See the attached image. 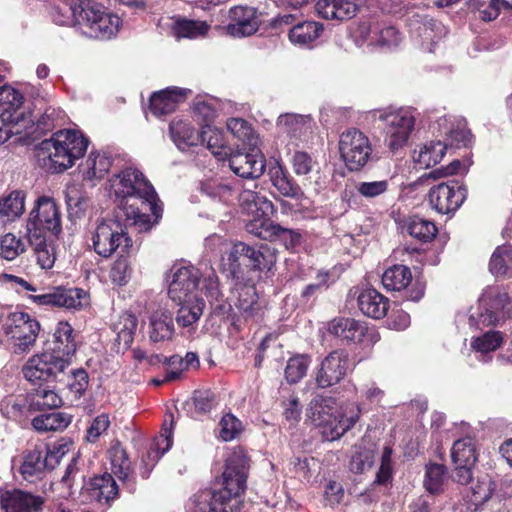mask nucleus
I'll use <instances>...</instances> for the list:
<instances>
[{
	"instance_id": "obj_1",
	"label": "nucleus",
	"mask_w": 512,
	"mask_h": 512,
	"mask_svg": "<svg viewBox=\"0 0 512 512\" xmlns=\"http://www.w3.org/2000/svg\"><path fill=\"white\" fill-rule=\"evenodd\" d=\"M359 403H337L332 397L316 396L310 402L309 417L313 424L321 429L323 438L334 441L343 436L359 420L362 408L377 406L385 392L372 380H366L355 386Z\"/></svg>"
},
{
	"instance_id": "obj_2",
	"label": "nucleus",
	"mask_w": 512,
	"mask_h": 512,
	"mask_svg": "<svg viewBox=\"0 0 512 512\" xmlns=\"http://www.w3.org/2000/svg\"><path fill=\"white\" fill-rule=\"evenodd\" d=\"M246 480V457L241 452H234L226 461L219 487L198 492L190 503L195 506V512H239Z\"/></svg>"
},
{
	"instance_id": "obj_3",
	"label": "nucleus",
	"mask_w": 512,
	"mask_h": 512,
	"mask_svg": "<svg viewBox=\"0 0 512 512\" xmlns=\"http://www.w3.org/2000/svg\"><path fill=\"white\" fill-rule=\"evenodd\" d=\"M51 17L55 24L73 23L89 38L110 39L117 34L121 19L106 11L105 7L91 0H75L70 7H54Z\"/></svg>"
},
{
	"instance_id": "obj_4",
	"label": "nucleus",
	"mask_w": 512,
	"mask_h": 512,
	"mask_svg": "<svg viewBox=\"0 0 512 512\" xmlns=\"http://www.w3.org/2000/svg\"><path fill=\"white\" fill-rule=\"evenodd\" d=\"M203 278L205 294L211 301H217L221 297L218 277L214 269L204 264V271L193 265L175 264L170 270L168 295L173 302H183L192 298H200L198 295L199 282Z\"/></svg>"
},
{
	"instance_id": "obj_5",
	"label": "nucleus",
	"mask_w": 512,
	"mask_h": 512,
	"mask_svg": "<svg viewBox=\"0 0 512 512\" xmlns=\"http://www.w3.org/2000/svg\"><path fill=\"white\" fill-rule=\"evenodd\" d=\"M88 145V139L80 131L60 130L40 143L38 157L48 159L50 168L61 172L71 168L84 155Z\"/></svg>"
},
{
	"instance_id": "obj_6",
	"label": "nucleus",
	"mask_w": 512,
	"mask_h": 512,
	"mask_svg": "<svg viewBox=\"0 0 512 512\" xmlns=\"http://www.w3.org/2000/svg\"><path fill=\"white\" fill-rule=\"evenodd\" d=\"M511 316L510 301L507 292L499 286L485 288L478 304L471 307L468 315L459 314L458 323H467L471 329L482 330L496 326Z\"/></svg>"
},
{
	"instance_id": "obj_7",
	"label": "nucleus",
	"mask_w": 512,
	"mask_h": 512,
	"mask_svg": "<svg viewBox=\"0 0 512 512\" xmlns=\"http://www.w3.org/2000/svg\"><path fill=\"white\" fill-rule=\"evenodd\" d=\"M110 192L125 200L124 205L140 201L149 206L158 217L157 194L143 173L134 167H127L109 180Z\"/></svg>"
},
{
	"instance_id": "obj_8",
	"label": "nucleus",
	"mask_w": 512,
	"mask_h": 512,
	"mask_svg": "<svg viewBox=\"0 0 512 512\" xmlns=\"http://www.w3.org/2000/svg\"><path fill=\"white\" fill-rule=\"evenodd\" d=\"M117 218L102 219L97 223L91 236L92 247L101 257L110 258L114 254H130L133 241L127 232L126 224Z\"/></svg>"
},
{
	"instance_id": "obj_9",
	"label": "nucleus",
	"mask_w": 512,
	"mask_h": 512,
	"mask_svg": "<svg viewBox=\"0 0 512 512\" xmlns=\"http://www.w3.org/2000/svg\"><path fill=\"white\" fill-rule=\"evenodd\" d=\"M372 115L384 123L385 143L391 151H397L406 146L416 123L413 109L389 107L375 110Z\"/></svg>"
},
{
	"instance_id": "obj_10",
	"label": "nucleus",
	"mask_w": 512,
	"mask_h": 512,
	"mask_svg": "<svg viewBox=\"0 0 512 512\" xmlns=\"http://www.w3.org/2000/svg\"><path fill=\"white\" fill-rule=\"evenodd\" d=\"M239 200L243 208L254 217L246 224L247 232L263 240L272 241L279 231V225L268 219L274 210L273 203L252 190H244Z\"/></svg>"
},
{
	"instance_id": "obj_11",
	"label": "nucleus",
	"mask_w": 512,
	"mask_h": 512,
	"mask_svg": "<svg viewBox=\"0 0 512 512\" xmlns=\"http://www.w3.org/2000/svg\"><path fill=\"white\" fill-rule=\"evenodd\" d=\"M339 152L347 168L350 171H358L370 160L372 146L362 131L352 128L340 135Z\"/></svg>"
},
{
	"instance_id": "obj_12",
	"label": "nucleus",
	"mask_w": 512,
	"mask_h": 512,
	"mask_svg": "<svg viewBox=\"0 0 512 512\" xmlns=\"http://www.w3.org/2000/svg\"><path fill=\"white\" fill-rule=\"evenodd\" d=\"M39 331V322L22 311L9 313L4 324V333L15 341L20 352H25L34 345Z\"/></svg>"
},
{
	"instance_id": "obj_13",
	"label": "nucleus",
	"mask_w": 512,
	"mask_h": 512,
	"mask_svg": "<svg viewBox=\"0 0 512 512\" xmlns=\"http://www.w3.org/2000/svg\"><path fill=\"white\" fill-rule=\"evenodd\" d=\"M27 235L46 236V232L58 234L61 230L60 213L52 198L39 197L27 221Z\"/></svg>"
},
{
	"instance_id": "obj_14",
	"label": "nucleus",
	"mask_w": 512,
	"mask_h": 512,
	"mask_svg": "<svg viewBox=\"0 0 512 512\" xmlns=\"http://www.w3.org/2000/svg\"><path fill=\"white\" fill-rule=\"evenodd\" d=\"M467 197V189L456 181L442 182L430 188L428 199L439 214L454 213Z\"/></svg>"
},
{
	"instance_id": "obj_15",
	"label": "nucleus",
	"mask_w": 512,
	"mask_h": 512,
	"mask_svg": "<svg viewBox=\"0 0 512 512\" xmlns=\"http://www.w3.org/2000/svg\"><path fill=\"white\" fill-rule=\"evenodd\" d=\"M68 366L69 362L64 358H59L53 353L44 352L32 356L23 366L22 371L29 382L36 383L56 378Z\"/></svg>"
},
{
	"instance_id": "obj_16",
	"label": "nucleus",
	"mask_w": 512,
	"mask_h": 512,
	"mask_svg": "<svg viewBox=\"0 0 512 512\" xmlns=\"http://www.w3.org/2000/svg\"><path fill=\"white\" fill-rule=\"evenodd\" d=\"M30 298L39 305L62 307L68 310H81L90 304L88 292L81 288L57 287L48 293L31 295Z\"/></svg>"
},
{
	"instance_id": "obj_17",
	"label": "nucleus",
	"mask_w": 512,
	"mask_h": 512,
	"mask_svg": "<svg viewBox=\"0 0 512 512\" xmlns=\"http://www.w3.org/2000/svg\"><path fill=\"white\" fill-rule=\"evenodd\" d=\"M350 370L348 353L335 350L329 353L321 362L316 373V383L321 388L338 384Z\"/></svg>"
},
{
	"instance_id": "obj_18",
	"label": "nucleus",
	"mask_w": 512,
	"mask_h": 512,
	"mask_svg": "<svg viewBox=\"0 0 512 512\" xmlns=\"http://www.w3.org/2000/svg\"><path fill=\"white\" fill-rule=\"evenodd\" d=\"M229 23L225 27L226 33L234 38H243L253 35L259 29L260 21L257 10L250 6H234L228 12Z\"/></svg>"
},
{
	"instance_id": "obj_19",
	"label": "nucleus",
	"mask_w": 512,
	"mask_h": 512,
	"mask_svg": "<svg viewBox=\"0 0 512 512\" xmlns=\"http://www.w3.org/2000/svg\"><path fill=\"white\" fill-rule=\"evenodd\" d=\"M247 150V153L240 151L232 153L231 151L226 159L236 175L242 178H258L265 169L264 155L258 147Z\"/></svg>"
},
{
	"instance_id": "obj_20",
	"label": "nucleus",
	"mask_w": 512,
	"mask_h": 512,
	"mask_svg": "<svg viewBox=\"0 0 512 512\" xmlns=\"http://www.w3.org/2000/svg\"><path fill=\"white\" fill-rule=\"evenodd\" d=\"M23 103L24 96L19 90L10 85L0 87V116L28 126L32 121L21 110Z\"/></svg>"
},
{
	"instance_id": "obj_21",
	"label": "nucleus",
	"mask_w": 512,
	"mask_h": 512,
	"mask_svg": "<svg viewBox=\"0 0 512 512\" xmlns=\"http://www.w3.org/2000/svg\"><path fill=\"white\" fill-rule=\"evenodd\" d=\"M84 496L100 504H109L118 496V486L111 474L94 476L84 487Z\"/></svg>"
},
{
	"instance_id": "obj_22",
	"label": "nucleus",
	"mask_w": 512,
	"mask_h": 512,
	"mask_svg": "<svg viewBox=\"0 0 512 512\" xmlns=\"http://www.w3.org/2000/svg\"><path fill=\"white\" fill-rule=\"evenodd\" d=\"M1 508L5 512H37L44 501L40 496L12 489H4Z\"/></svg>"
},
{
	"instance_id": "obj_23",
	"label": "nucleus",
	"mask_w": 512,
	"mask_h": 512,
	"mask_svg": "<svg viewBox=\"0 0 512 512\" xmlns=\"http://www.w3.org/2000/svg\"><path fill=\"white\" fill-rule=\"evenodd\" d=\"M315 7L320 17L335 21L349 20L358 11L354 0H318Z\"/></svg>"
},
{
	"instance_id": "obj_24",
	"label": "nucleus",
	"mask_w": 512,
	"mask_h": 512,
	"mask_svg": "<svg viewBox=\"0 0 512 512\" xmlns=\"http://www.w3.org/2000/svg\"><path fill=\"white\" fill-rule=\"evenodd\" d=\"M187 89L169 87L155 92L150 98V110L155 116H163L173 112L177 105L186 99Z\"/></svg>"
},
{
	"instance_id": "obj_25",
	"label": "nucleus",
	"mask_w": 512,
	"mask_h": 512,
	"mask_svg": "<svg viewBox=\"0 0 512 512\" xmlns=\"http://www.w3.org/2000/svg\"><path fill=\"white\" fill-rule=\"evenodd\" d=\"M53 337V349L50 353L64 358L70 363V359L77 349L74 329L68 322L60 321L56 325Z\"/></svg>"
},
{
	"instance_id": "obj_26",
	"label": "nucleus",
	"mask_w": 512,
	"mask_h": 512,
	"mask_svg": "<svg viewBox=\"0 0 512 512\" xmlns=\"http://www.w3.org/2000/svg\"><path fill=\"white\" fill-rule=\"evenodd\" d=\"M366 331L365 323L353 318L339 317L329 324V332L345 342H360Z\"/></svg>"
},
{
	"instance_id": "obj_27",
	"label": "nucleus",
	"mask_w": 512,
	"mask_h": 512,
	"mask_svg": "<svg viewBox=\"0 0 512 512\" xmlns=\"http://www.w3.org/2000/svg\"><path fill=\"white\" fill-rule=\"evenodd\" d=\"M172 436V423L168 426L165 422L162 426L160 436L151 445L146 456L142 459L144 470L141 472V475L143 478L149 476V472L156 462L171 448L173 443Z\"/></svg>"
},
{
	"instance_id": "obj_28",
	"label": "nucleus",
	"mask_w": 512,
	"mask_h": 512,
	"mask_svg": "<svg viewBox=\"0 0 512 512\" xmlns=\"http://www.w3.org/2000/svg\"><path fill=\"white\" fill-rule=\"evenodd\" d=\"M169 132L174 144L183 151L199 145L202 139L200 132L183 119H174L169 125Z\"/></svg>"
},
{
	"instance_id": "obj_29",
	"label": "nucleus",
	"mask_w": 512,
	"mask_h": 512,
	"mask_svg": "<svg viewBox=\"0 0 512 512\" xmlns=\"http://www.w3.org/2000/svg\"><path fill=\"white\" fill-rule=\"evenodd\" d=\"M174 333L173 314L162 308L154 311L150 317V340L153 342L171 340Z\"/></svg>"
},
{
	"instance_id": "obj_30",
	"label": "nucleus",
	"mask_w": 512,
	"mask_h": 512,
	"mask_svg": "<svg viewBox=\"0 0 512 512\" xmlns=\"http://www.w3.org/2000/svg\"><path fill=\"white\" fill-rule=\"evenodd\" d=\"M360 310L368 317L383 318L389 309V300L373 288L365 289L358 297Z\"/></svg>"
},
{
	"instance_id": "obj_31",
	"label": "nucleus",
	"mask_w": 512,
	"mask_h": 512,
	"mask_svg": "<svg viewBox=\"0 0 512 512\" xmlns=\"http://www.w3.org/2000/svg\"><path fill=\"white\" fill-rule=\"evenodd\" d=\"M268 173L272 185L280 195L297 200L303 197V191L300 186L295 183L293 178L279 163L271 166Z\"/></svg>"
},
{
	"instance_id": "obj_32",
	"label": "nucleus",
	"mask_w": 512,
	"mask_h": 512,
	"mask_svg": "<svg viewBox=\"0 0 512 512\" xmlns=\"http://www.w3.org/2000/svg\"><path fill=\"white\" fill-rule=\"evenodd\" d=\"M447 150V144L437 140L428 141L419 145L413 151V161L421 168L427 169L438 164L444 157Z\"/></svg>"
},
{
	"instance_id": "obj_33",
	"label": "nucleus",
	"mask_w": 512,
	"mask_h": 512,
	"mask_svg": "<svg viewBox=\"0 0 512 512\" xmlns=\"http://www.w3.org/2000/svg\"><path fill=\"white\" fill-rule=\"evenodd\" d=\"M311 128V118L308 115L285 113L277 119V129L290 138H299Z\"/></svg>"
},
{
	"instance_id": "obj_34",
	"label": "nucleus",
	"mask_w": 512,
	"mask_h": 512,
	"mask_svg": "<svg viewBox=\"0 0 512 512\" xmlns=\"http://www.w3.org/2000/svg\"><path fill=\"white\" fill-rule=\"evenodd\" d=\"M240 251H246L245 260L255 270H270L276 263V251L267 244H263L258 248L249 245L240 246Z\"/></svg>"
},
{
	"instance_id": "obj_35",
	"label": "nucleus",
	"mask_w": 512,
	"mask_h": 512,
	"mask_svg": "<svg viewBox=\"0 0 512 512\" xmlns=\"http://www.w3.org/2000/svg\"><path fill=\"white\" fill-rule=\"evenodd\" d=\"M112 156L104 151H92L86 159L83 174L90 181L101 180L112 166Z\"/></svg>"
},
{
	"instance_id": "obj_36",
	"label": "nucleus",
	"mask_w": 512,
	"mask_h": 512,
	"mask_svg": "<svg viewBox=\"0 0 512 512\" xmlns=\"http://www.w3.org/2000/svg\"><path fill=\"white\" fill-rule=\"evenodd\" d=\"M200 144L206 143V147L219 160H225L230 155L231 148L226 144L223 131L215 126L202 127Z\"/></svg>"
},
{
	"instance_id": "obj_37",
	"label": "nucleus",
	"mask_w": 512,
	"mask_h": 512,
	"mask_svg": "<svg viewBox=\"0 0 512 512\" xmlns=\"http://www.w3.org/2000/svg\"><path fill=\"white\" fill-rule=\"evenodd\" d=\"M137 325L138 320L136 316L131 313H123L114 324V331L117 335L116 342L118 352H124L131 346Z\"/></svg>"
},
{
	"instance_id": "obj_38",
	"label": "nucleus",
	"mask_w": 512,
	"mask_h": 512,
	"mask_svg": "<svg viewBox=\"0 0 512 512\" xmlns=\"http://www.w3.org/2000/svg\"><path fill=\"white\" fill-rule=\"evenodd\" d=\"M180 306L176 322L179 326L193 329V325L203 314L205 303L202 298H192L183 302H175Z\"/></svg>"
},
{
	"instance_id": "obj_39",
	"label": "nucleus",
	"mask_w": 512,
	"mask_h": 512,
	"mask_svg": "<svg viewBox=\"0 0 512 512\" xmlns=\"http://www.w3.org/2000/svg\"><path fill=\"white\" fill-rule=\"evenodd\" d=\"M25 210V193L15 190L0 199V218L4 222L18 219Z\"/></svg>"
},
{
	"instance_id": "obj_40",
	"label": "nucleus",
	"mask_w": 512,
	"mask_h": 512,
	"mask_svg": "<svg viewBox=\"0 0 512 512\" xmlns=\"http://www.w3.org/2000/svg\"><path fill=\"white\" fill-rule=\"evenodd\" d=\"M227 129L245 149H254L260 144L259 136L244 119L232 118L228 120Z\"/></svg>"
},
{
	"instance_id": "obj_41",
	"label": "nucleus",
	"mask_w": 512,
	"mask_h": 512,
	"mask_svg": "<svg viewBox=\"0 0 512 512\" xmlns=\"http://www.w3.org/2000/svg\"><path fill=\"white\" fill-rule=\"evenodd\" d=\"M439 126L443 127V134L450 145L466 146L470 143L471 133L463 121L454 123L451 117H443L439 120Z\"/></svg>"
},
{
	"instance_id": "obj_42",
	"label": "nucleus",
	"mask_w": 512,
	"mask_h": 512,
	"mask_svg": "<svg viewBox=\"0 0 512 512\" xmlns=\"http://www.w3.org/2000/svg\"><path fill=\"white\" fill-rule=\"evenodd\" d=\"M71 421V415L53 412L36 416L32 420V426L39 432L60 431L67 428Z\"/></svg>"
},
{
	"instance_id": "obj_43",
	"label": "nucleus",
	"mask_w": 512,
	"mask_h": 512,
	"mask_svg": "<svg viewBox=\"0 0 512 512\" xmlns=\"http://www.w3.org/2000/svg\"><path fill=\"white\" fill-rule=\"evenodd\" d=\"M411 280L412 273L404 265H394L388 268L382 275L384 288L391 291H401L409 285Z\"/></svg>"
},
{
	"instance_id": "obj_44",
	"label": "nucleus",
	"mask_w": 512,
	"mask_h": 512,
	"mask_svg": "<svg viewBox=\"0 0 512 512\" xmlns=\"http://www.w3.org/2000/svg\"><path fill=\"white\" fill-rule=\"evenodd\" d=\"M29 243L34 247L37 264L45 270L54 266L56 256L54 247L47 243L46 236L27 235Z\"/></svg>"
},
{
	"instance_id": "obj_45",
	"label": "nucleus",
	"mask_w": 512,
	"mask_h": 512,
	"mask_svg": "<svg viewBox=\"0 0 512 512\" xmlns=\"http://www.w3.org/2000/svg\"><path fill=\"white\" fill-rule=\"evenodd\" d=\"M112 473L121 481L128 480L131 473V463L126 451L118 443H114L108 451Z\"/></svg>"
},
{
	"instance_id": "obj_46",
	"label": "nucleus",
	"mask_w": 512,
	"mask_h": 512,
	"mask_svg": "<svg viewBox=\"0 0 512 512\" xmlns=\"http://www.w3.org/2000/svg\"><path fill=\"white\" fill-rule=\"evenodd\" d=\"M185 405L190 416L197 419L216 406L215 395L210 390L195 391Z\"/></svg>"
},
{
	"instance_id": "obj_47",
	"label": "nucleus",
	"mask_w": 512,
	"mask_h": 512,
	"mask_svg": "<svg viewBox=\"0 0 512 512\" xmlns=\"http://www.w3.org/2000/svg\"><path fill=\"white\" fill-rule=\"evenodd\" d=\"M48 469V462L44 455L42 448L36 447L27 452L24 461L21 465L20 471L25 479L38 477L45 470Z\"/></svg>"
},
{
	"instance_id": "obj_48",
	"label": "nucleus",
	"mask_w": 512,
	"mask_h": 512,
	"mask_svg": "<svg viewBox=\"0 0 512 512\" xmlns=\"http://www.w3.org/2000/svg\"><path fill=\"white\" fill-rule=\"evenodd\" d=\"M451 459L454 465H474L477 461L474 440L470 437L456 440L451 448Z\"/></svg>"
},
{
	"instance_id": "obj_49",
	"label": "nucleus",
	"mask_w": 512,
	"mask_h": 512,
	"mask_svg": "<svg viewBox=\"0 0 512 512\" xmlns=\"http://www.w3.org/2000/svg\"><path fill=\"white\" fill-rule=\"evenodd\" d=\"M495 491L496 483L493 478L488 474L480 475L472 482L470 501L478 507L487 502Z\"/></svg>"
},
{
	"instance_id": "obj_50",
	"label": "nucleus",
	"mask_w": 512,
	"mask_h": 512,
	"mask_svg": "<svg viewBox=\"0 0 512 512\" xmlns=\"http://www.w3.org/2000/svg\"><path fill=\"white\" fill-rule=\"evenodd\" d=\"M322 31V25L314 21H305L293 26L289 39L298 45H307L316 40Z\"/></svg>"
},
{
	"instance_id": "obj_51",
	"label": "nucleus",
	"mask_w": 512,
	"mask_h": 512,
	"mask_svg": "<svg viewBox=\"0 0 512 512\" xmlns=\"http://www.w3.org/2000/svg\"><path fill=\"white\" fill-rule=\"evenodd\" d=\"M235 306L245 318L254 317L260 310L258 295L254 286H241Z\"/></svg>"
},
{
	"instance_id": "obj_52",
	"label": "nucleus",
	"mask_w": 512,
	"mask_h": 512,
	"mask_svg": "<svg viewBox=\"0 0 512 512\" xmlns=\"http://www.w3.org/2000/svg\"><path fill=\"white\" fill-rule=\"evenodd\" d=\"M201 191L213 200L230 201L234 196V189L229 181L223 179H210L201 184Z\"/></svg>"
},
{
	"instance_id": "obj_53",
	"label": "nucleus",
	"mask_w": 512,
	"mask_h": 512,
	"mask_svg": "<svg viewBox=\"0 0 512 512\" xmlns=\"http://www.w3.org/2000/svg\"><path fill=\"white\" fill-rule=\"evenodd\" d=\"M489 269L496 276L512 274V247H497L491 256Z\"/></svg>"
},
{
	"instance_id": "obj_54",
	"label": "nucleus",
	"mask_w": 512,
	"mask_h": 512,
	"mask_svg": "<svg viewBox=\"0 0 512 512\" xmlns=\"http://www.w3.org/2000/svg\"><path fill=\"white\" fill-rule=\"evenodd\" d=\"M209 26L203 21L179 19L173 25V33L177 38L195 39L205 36Z\"/></svg>"
},
{
	"instance_id": "obj_55",
	"label": "nucleus",
	"mask_w": 512,
	"mask_h": 512,
	"mask_svg": "<svg viewBox=\"0 0 512 512\" xmlns=\"http://www.w3.org/2000/svg\"><path fill=\"white\" fill-rule=\"evenodd\" d=\"M132 267L129 254H119L109 272V278L113 284L118 286L126 285L131 279Z\"/></svg>"
},
{
	"instance_id": "obj_56",
	"label": "nucleus",
	"mask_w": 512,
	"mask_h": 512,
	"mask_svg": "<svg viewBox=\"0 0 512 512\" xmlns=\"http://www.w3.org/2000/svg\"><path fill=\"white\" fill-rule=\"evenodd\" d=\"M26 251L24 241L13 233H6L0 239V256L8 261L16 259Z\"/></svg>"
},
{
	"instance_id": "obj_57",
	"label": "nucleus",
	"mask_w": 512,
	"mask_h": 512,
	"mask_svg": "<svg viewBox=\"0 0 512 512\" xmlns=\"http://www.w3.org/2000/svg\"><path fill=\"white\" fill-rule=\"evenodd\" d=\"M374 458V451L372 449L355 446L349 463V469L355 474H362L371 469Z\"/></svg>"
},
{
	"instance_id": "obj_58",
	"label": "nucleus",
	"mask_w": 512,
	"mask_h": 512,
	"mask_svg": "<svg viewBox=\"0 0 512 512\" xmlns=\"http://www.w3.org/2000/svg\"><path fill=\"white\" fill-rule=\"evenodd\" d=\"M311 359L307 355H295L287 361L285 378L289 383L299 382L307 373Z\"/></svg>"
},
{
	"instance_id": "obj_59",
	"label": "nucleus",
	"mask_w": 512,
	"mask_h": 512,
	"mask_svg": "<svg viewBox=\"0 0 512 512\" xmlns=\"http://www.w3.org/2000/svg\"><path fill=\"white\" fill-rule=\"evenodd\" d=\"M503 343L501 332L490 330L478 337H473L471 347L474 351L486 354L498 349Z\"/></svg>"
},
{
	"instance_id": "obj_60",
	"label": "nucleus",
	"mask_w": 512,
	"mask_h": 512,
	"mask_svg": "<svg viewBox=\"0 0 512 512\" xmlns=\"http://www.w3.org/2000/svg\"><path fill=\"white\" fill-rule=\"evenodd\" d=\"M62 398L48 386L40 387L33 395L31 405L36 409H53L62 405Z\"/></svg>"
},
{
	"instance_id": "obj_61",
	"label": "nucleus",
	"mask_w": 512,
	"mask_h": 512,
	"mask_svg": "<svg viewBox=\"0 0 512 512\" xmlns=\"http://www.w3.org/2000/svg\"><path fill=\"white\" fill-rule=\"evenodd\" d=\"M408 232L412 237L428 242L436 236L437 228L432 221L414 217L409 222Z\"/></svg>"
},
{
	"instance_id": "obj_62",
	"label": "nucleus",
	"mask_w": 512,
	"mask_h": 512,
	"mask_svg": "<svg viewBox=\"0 0 512 512\" xmlns=\"http://www.w3.org/2000/svg\"><path fill=\"white\" fill-rule=\"evenodd\" d=\"M135 204L124 205L121 212L125 216L127 224L137 227L139 231H147L152 227L150 216L141 212L138 208L135 209L133 207Z\"/></svg>"
},
{
	"instance_id": "obj_63",
	"label": "nucleus",
	"mask_w": 512,
	"mask_h": 512,
	"mask_svg": "<svg viewBox=\"0 0 512 512\" xmlns=\"http://www.w3.org/2000/svg\"><path fill=\"white\" fill-rule=\"evenodd\" d=\"M401 40L400 33L393 26L382 27L378 24L373 29V45H381V46H397Z\"/></svg>"
},
{
	"instance_id": "obj_64",
	"label": "nucleus",
	"mask_w": 512,
	"mask_h": 512,
	"mask_svg": "<svg viewBox=\"0 0 512 512\" xmlns=\"http://www.w3.org/2000/svg\"><path fill=\"white\" fill-rule=\"evenodd\" d=\"M73 443L67 439L55 442L51 447L42 448L48 462V469H53L72 448Z\"/></svg>"
}]
</instances>
